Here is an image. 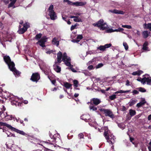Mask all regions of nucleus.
I'll return each instance as SVG.
<instances>
[{
    "label": "nucleus",
    "instance_id": "f257e3e1",
    "mask_svg": "<svg viewBox=\"0 0 151 151\" xmlns=\"http://www.w3.org/2000/svg\"><path fill=\"white\" fill-rule=\"evenodd\" d=\"M104 134L107 142L111 144H113L115 142L116 139L115 137L110 132L108 127H104Z\"/></svg>",
    "mask_w": 151,
    "mask_h": 151
},
{
    "label": "nucleus",
    "instance_id": "f03ea898",
    "mask_svg": "<svg viewBox=\"0 0 151 151\" xmlns=\"http://www.w3.org/2000/svg\"><path fill=\"white\" fill-rule=\"evenodd\" d=\"M100 111L104 114L106 116H108L113 119L115 117L114 114L112 111L109 109L101 108L99 109Z\"/></svg>",
    "mask_w": 151,
    "mask_h": 151
},
{
    "label": "nucleus",
    "instance_id": "7ed1b4c3",
    "mask_svg": "<svg viewBox=\"0 0 151 151\" xmlns=\"http://www.w3.org/2000/svg\"><path fill=\"white\" fill-rule=\"evenodd\" d=\"M48 11L49 12V15L51 20H54L57 17L56 14L54 10V6L53 5H51L49 7Z\"/></svg>",
    "mask_w": 151,
    "mask_h": 151
},
{
    "label": "nucleus",
    "instance_id": "20e7f679",
    "mask_svg": "<svg viewBox=\"0 0 151 151\" xmlns=\"http://www.w3.org/2000/svg\"><path fill=\"white\" fill-rule=\"evenodd\" d=\"M63 2H67L68 4L74 5L76 6H83L86 5V2L77 1L75 2H73L69 0H64Z\"/></svg>",
    "mask_w": 151,
    "mask_h": 151
},
{
    "label": "nucleus",
    "instance_id": "39448f33",
    "mask_svg": "<svg viewBox=\"0 0 151 151\" xmlns=\"http://www.w3.org/2000/svg\"><path fill=\"white\" fill-rule=\"evenodd\" d=\"M62 60L66 66L69 67L71 66L70 58L67 56V53L65 52L63 53Z\"/></svg>",
    "mask_w": 151,
    "mask_h": 151
},
{
    "label": "nucleus",
    "instance_id": "423d86ee",
    "mask_svg": "<svg viewBox=\"0 0 151 151\" xmlns=\"http://www.w3.org/2000/svg\"><path fill=\"white\" fill-rule=\"evenodd\" d=\"M4 60L6 63L8 65L9 68L15 66L14 63L11 61L10 57L9 56L5 55L4 57Z\"/></svg>",
    "mask_w": 151,
    "mask_h": 151
},
{
    "label": "nucleus",
    "instance_id": "0eeeda50",
    "mask_svg": "<svg viewBox=\"0 0 151 151\" xmlns=\"http://www.w3.org/2000/svg\"><path fill=\"white\" fill-rule=\"evenodd\" d=\"M47 39L48 38L46 36H43L40 40L36 43V44L37 45H39L42 47H45V43L47 42Z\"/></svg>",
    "mask_w": 151,
    "mask_h": 151
},
{
    "label": "nucleus",
    "instance_id": "6e6552de",
    "mask_svg": "<svg viewBox=\"0 0 151 151\" xmlns=\"http://www.w3.org/2000/svg\"><path fill=\"white\" fill-rule=\"evenodd\" d=\"M14 132H16L17 133H19L20 134L25 136L27 138V139L28 140H29L30 139H31V138H32L33 137V135L28 134L24 132L23 131L20 130L16 128L14 131Z\"/></svg>",
    "mask_w": 151,
    "mask_h": 151
},
{
    "label": "nucleus",
    "instance_id": "1a4fd4ad",
    "mask_svg": "<svg viewBox=\"0 0 151 151\" xmlns=\"http://www.w3.org/2000/svg\"><path fill=\"white\" fill-rule=\"evenodd\" d=\"M40 78L39 74L38 73H32L30 80L33 82H37Z\"/></svg>",
    "mask_w": 151,
    "mask_h": 151
},
{
    "label": "nucleus",
    "instance_id": "9d476101",
    "mask_svg": "<svg viewBox=\"0 0 151 151\" xmlns=\"http://www.w3.org/2000/svg\"><path fill=\"white\" fill-rule=\"evenodd\" d=\"M50 137L51 138L50 139H48L46 140V141L45 142L47 144H49L50 145H52L55 142H56V140L57 139H59V137L58 138H56L55 137V135H53L52 136L53 137V138H51V136L50 134Z\"/></svg>",
    "mask_w": 151,
    "mask_h": 151
},
{
    "label": "nucleus",
    "instance_id": "9b49d317",
    "mask_svg": "<svg viewBox=\"0 0 151 151\" xmlns=\"http://www.w3.org/2000/svg\"><path fill=\"white\" fill-rule=\"evenodd\" d=\"M101 102V100L98 98H93L91 100L90 104H94L95 105H97Z\"/></svg>",
    "mask_w": 151,
    "mask_h": 151
},
{
    "label": "nucleus",
    "instance_id": "f8f14e48",
    "mask_svg": "<svg viewBox=\"0 0 151 151\" xmlns=\"http://www.w3.org/2000/svg\"><path fill=\"white\" fill-rule=\"evenodd\" d=\"M9 69L11 71H12L14 75H16L17 77H19L20 76L21 72L17 70L15 67V66L12 67Z\"/></svg>",
    "mask_w": 151,
    "mask_h": 151
},
{
    "label": "nucleus",
    "instance_id": "ddd939ff",
    "mask_svg": "<svg viewBox=\"0 0 151 151\" xmlns=\"http://www.w3.org/2000/svg\"><path fill=\"white\" fill-rule=\"evenodd\" d=\"M0 125L1 126H6L12 131H14L15 129V128L12 127L10 125L7 124L6 123H4L0 122Z\"/></svg>",
    "mask_w": 151,
    "mask_h": 151
},
{
    "label": "nucleus",
    "instance_id": "4468645a",
    "mask_svg": "<svg viewBox=\"0 0 151 151\" xmlns=\"http://www.w3.org/2000/svg\"><path fill=\"white\" fill-rule=\"evenodd\" d=\"M57 63H58L59 64L62 61V58L63 59V54H62V53L60 51H59L57 55Z\"/></svg>",
    "mask_w": 151,
    "mask_h": 151
},
{
    "label": "nucleus",
    "instance_id": "2eb2a0df",
    "mask_svg": "<svg viewBox=\"0 0 151 151\" xmlns=\"http://www.w3.org/2000/svg\"><path fill=\"white\" fill-rule=\"evenodd\" d=\"M143 80L144 81V84H145L146 82L148 85H150L151 84V77L150 76L146 77H145L143 78Z\"/></svg>",
    "mask_w": 151,
    "mask_h": 151
},
{
    "label": "nucleus",
    "instance_id": "dca6fc26",
    "mask_svg": "<svg viewBox=\"0 0 151 151\" xmlns=\"http://www.w3.org/2000/svg\"><path fill=\"white\" fill-rule=\"evenodd\" d=\"M110 11L113 13L116 14H125V12L119 10L115 9L110 10Z\"/></svg>",
    "mask_w": 151,
    "mask_h": 151
},
{
    "label": "nucleus",
    "instance_id": "f3484780",
    "mask_svg": "<svg viewBox=\"0 0 151 151\" xmlns=\"http://www.w3.org/2000/svg\"><path fill=\"white\" fill-rule=\"evenodd\" d=\"M27 31L26 29H25L24 27L21 28V26L19 25V29L17 31L18 33L19 34H24Z\"/></svg>",
    "mask_w": 151,
    "mask_h": 151
},
{
    "label": "nucleus",
    "instance_id": "a211bd4d",
    "mask_svg": "<svg viewBox=\"0 0 151 151\" xmlns=\"http://www.w3.org/2000/svg\"><path fill=\"white\" fill-rule=\"evenodd\" d=\"M18 100L14 99V100L11 101V104L13 105H15L17 106L18 105V106H21V105L22 104V103H19V102H18L17 101Z\"/></svg>",
    "mask_w": 151,
    "mask_h": 151
},
{
    "label": "nucleus",
    "instance_id": "6ab92c4d",
    "mask_svg": "<svg viewBox=\"0 0 151 151\" xmlns=\"http://www.w3.org/2000/svg\"><path fill=\"white\" fill-rule=\"evenodd\" d=\"M1 117H3V118H6L7 119H12V116H8V114H7L6 113V114L2 113H1Z\"/></svg>",
    "mask_w": 151,
    "mask_h": 151
},
{
    "label": "nucleus",
    "instance_id": "aec40b11",
    "mask_svg": "<svg viewBox=\"0 0 151 151\" xmlns=\"http://www.w3.org/2000/svg\"><path fill=\"white\" fill-rule=\"evenodd\" d=\"M143 73V71L141 70H138L136 71L133 72L132 73V74L133 76H136L137 75L138 76H139L142 73Z\"/></svg>",
    "mask_w": 151,
    "mask_h": 151
},
{
    "label": "nucleus",
    "instance_id": "412c9836",
    "mask_svg": "<svg viewBox=\"0 0 151 151\" xmlns=\"http://www.w3.org/2000/svg\"><path fill=\"white\" fill-rule=\"evenodd\" d=\"M9 96H7V98H9L10 101L14 100V99L18 100V99L16 98L14 95L9 93Z\"/></svg>",
    "mask_w": 151,
    "mask_h": 151
},
{
    "label": "nucleus",
    "instance_id": "4be33fe9",
    "mask_svg": "<svg viewBox=\"0 0 151 151\" xmlns=\"http://www.w3.org/2000/svg\"><path fill=\"white\" fill-rule=\"evenodd\" d=\"M63 86L67 89H69L72 87V85L67 82H65L64 83Z\"/></svg>",
    "mask_w": 151,
    "mask_h": 151
},
{
    "label": "nucleus",
    "instance_id": "5701e85b",
    "mask_svg": "<svg viewBox=\"0 0 151 151\" xmlns=\"http://www.w3.org/2000/svg\"><path fill=\"white\" fill-rule=\"evenodd\" d=\"M54 70L57 73H59L61 70V68L59 66L56 65L54 66Z\"/></svg>",
    "mask_w": 151,
    "mask_h": 151
},
{
    "label": "nucleus",
    "instance_id": "b1692460",
    "mask_svg": "<svg viewBox=\"0 0 151 151\" xmlns=\"http://www.w3.org/2000/svg\"><path fill=\"white\" fill-rule=\"evenodd\" d=\"M148 45V42L147 41H145L142 45V49L144 50H147L148 48L147 47Z\"/></svg>",
    "mask_w": 151,
    "mask_h": 151
},
{
    "label": "nucleus",
    "instance_id": "393cba45",
    "mask_svg": "<svg viewBox=\"0 0 151 151\" xmlns=\"http://www.w3.org/2000/svg\"><path fill=\"white\" fill-rule=\"evenodd\" d=\"M150 32H148L147 31H144L142 32V35L144 38H146L149 36Z\"/></svg>",
    "mask_w": 151,
    "mask_h": 151
},
{
    "label": "nucleus",
    "instance_id": "a878e982",
    "mask_svg": "<svg viewBox=\"0 0 151 151\" xmlns=\"http://www.w3.org/2000/svg\"><path fill=\"white\" fill-rule=\"evenodd\" d=\"M129 114L131 116H133L136 114V112L134 110L130 109L129 110Z\"/></svg>",
    "mask_w": 151,
    "mask_h": 151
},
{
    "label": "nucleus",
    "instance_id": "bb28decb",
    "mask_svg": "<svg viewBox=\"0 0 151 151\" xmlns=\"http://www.w3.org/2000/svg\"><path fill=\"white\" fill-rule=\"evenodd\" d=\"M42 35L41 33H40L36 35L35 37H34V39L35 40H39L42 37Z\"/></svg>",
    "mask_w": 151,
    "mask_h": 151
},
{
    "label": "nucleus",
    "instance_id": "cd10ccee",
    "mask_svg": "<svg viewBox=\"0 0 151 151\" xmlns=\"http://www.w3.org/2000/svg\"><path fill=\"white\" fill-rule=\"evenodd\" d=\"M130 91V90H127L126 91H124L122 90H120L119 91H117L114 93L115 94H117L119 93H127L129 92Z\"/></svg>",
    "mask_w": 151,
    "mask_h": 151
},
{
    "label": "nucleus",
    "instance_id": "c85d7f7f",
    "mask_svg": "<svg viewBox=\"0 0 151 151\" xmlns=\"http://www.w3.org/2000/svg\"><path fill=\"white\" fill-rule=\"evenodd\" d=\"M136 101L135 100L132 99L129 102V106H132L136 103Z\"/></svg>",
    "mask_w": 151,
    "mask_h": 151
},
{
    "label": "nucleus",
    "instance_id": "c756f323",
    "mask_svg": "<svg viewBox=\"0 0 151 151\" xmlns=\"http://www.w3.org/2000/svg\"><path fill=\"white\" fill-rule=\"evenodd\" d=\"M103 23L104 21L102 19L100 20L97 22L98 24V27H100L101 28L102 26V24Z\"/></svg>",
    "mask_w": 151,
    "mask_h": 151
},
{
    "label": "nucleus",
    "instance_id": "7c9ffc66",
    "mask_svg": "<svg viewBox=\"0 0 151 151\" xmlns=\"http://www.w3.org/2000/svg\"><path fill=\"white\" fill-rule=\"evenodd\" d=\"M146 102L141 101L137 103L136 105V106L138 108L144 105L145 103Z\"/></svg>",
    "mask_w": 151,
    "mask_h": 151
},
{
    "label": "nucleus",
    "instance_id": "2f4dec72",
    "mask_svg": "<svg viewBox=\"0 0 151 151\" xmlns=\"http://www.w3.org/2000/svg\"><path fill=\"white\" fill-rule=\"evenodd\" d=\"M118 126L120 128L122 129H124L125 127V125L123 123L118 124Z\"/></svg>",
    "mask_w": 151,
    "mask_h": 151
},
{
    "label": "nucleus",
    "instance_id": "473e14b6",
    "mask_svg": "<svg viewBox=\"0 0 151 151\" xmlns=\"http://www.w3.org/2000/svg\"><path fill=\"white\" fill-rule=\"evenodd\" d=\"M57 38L56 37H54L53 38L52 40V42H54L53 44H56L57 46H58L59 45V41H57Z\"/></svg>",
    "mask_w": 151,
    "mask_h": 151
},
{
    "label": "nucleus",
    "instance_id": "72a5a7b5",
    "mask_svg": "<svg viewBox=\"0 0 151 151\" xmlns=\"http://www.w3.org/2000/svg\"><path fill=\"white\" fill-rule=\"evenodd\" d=\"M145 27L147 29H149L151 31V23H149L147 24H145Z\"/></svg>",
    "mask_w": 151,
    "mask_h": 151
},
{
    "label": "nucleus",
    "instance_id": "f704fd0d",
    "mask_svg": "<svg viewBox=\"0 0 151 151\" xmlns=\"http://www.w3.org/2000/svg\"><path fill=\"white\" fill-rule=\"evenodd\" d=\"M73 85L75 88H76L78 87V82L77 80H75L73 81Z\"/></svg>",
    "mask_w": 151,
    "mask_h": 151
},
{
    "label": "nucleus",
    "instance_id": "c9c22d12",
    "mask_svg": "<svg viewBox=\"0 0 151 151\" xmlns=\"http://www.w3.org/2000/svg\"><path fill=\"white\" fill-rule=\"evenodd\" d=\"M97 49L100 51H104L105 50L106 47L104 45H100L97 48Z\"/></svg>",
    "mask_w": 151,
    "mask_h": 151
},
{
    "label": "nucleus",
    "instance_id": "e433bc0d",
    "mask_svg": "<svg viewBox=\"0 0 151 151\" xmlns=\"http://www.w3.org/2000/svg\"><path fill=\"white\" fill-rule=\"evenodd\" d=\"M108 26L104 22L102 24V26L101 29L102 30H105L107 28Z\"/></svg>",
    "mask_w": 151,
    "mask_h": 151
},
{
    "label": "nucleus",
    "instance_id": "4c0bfd02",
    "mask_svg": "<svg viewBox=\"0 0 151 151\" xmlns=\"http://www.w3.org/2000/svg\"><path fill=\"white\" fill-rule=\"evenodd\" d=\"M23 27L27 30V29L29 27V24L28 22H25L23 25Z\"/></svg>",
    "mask_w": 151,
    "mask_h": 151
},
{
    "label": "nucleus",
    "instance_id": "58836bf2",
    "mask_svg": "<svg viewBox=\"0 0 151 151\" xmlns=\"http://www.w3.org/2000/svg\"><path fill=\"white\" fill-rule=\"evenodd\" d=\"M116 95L115 94L112 95L109 97V99L111 100H113L116 98Z\"/></svg>",
    "mask_w": 151,
    "mask_h": 151
},
{
    "label": "nucleus",
    "instance_id": "ea45409f",
    "mask_svg": "<svg viewBox=\"0 0 151 151\" xmlns=\"http://www.w3.org/2000/svg\"><path fill=\"white\" fill-rule=\"evenodd\" d=\"M139 91L142 92H145L146 91V90L145 89L142 87H139L138 88Z\"/></svg>",
    "mask_w": 151,
    "mask_h": 151
},
{
    "label": "nucleus",
    "instance_id": "a19ab883",
    "mask_svg": "<svg viewBox=\"0 0 151 151\" xmlns=\"http://www.w3.org/2000/svg\"><path fill=\"white\" fill-rule=\"evenodd\" d=\"M16 120L17 122H19L21 124H22L23 126L25 125L24 123H23V121L22 120H21L19 118H18V119H16Z\"/></svg>",
    "mask_w": 151,
    "mask_h": 151
},
{
    "label": "nucleus",
    "instance_id": "79ce46f5",
    "mask_svg": "<svg viewBox=\"0 0 151 151\" xmlns=\"http://www.w3.org/2000/svg\"><path fill=\"white\" fill-rule=\"evenodd\" d=\"M73 21L75 22H82V21L81 19L79 18V17L73 19Z\"/></svg>",
    "mask_w": 151,
    "mask_h": 151
},
{
    "label": "nucleus",
    "instance_id": "37998d69",
    "mask_svg": "<svg viewBox=\"0 0 151 151\" xmlns=\"http://www.w3.org/2000/svg\"><path fill=\"white\" fill-rule=\"evenodd\" d=\"M78 138L84 139V135L82 133L79 134L78 135Z\"/></svg>",
    "mask_w": 151,
    "mask_h": 151
},
{
    "label": "nucleus",
    "instance_id": "c03bdc74",
    "mask_svg": "<svg viewBox=\"0 0 151 151\" xmlns=\"http://www.w3.org/2000/svg\"><path fill=\"white\" fill-rule=\"evenodd\" d=\"M122 27L123 28H127L128 29H130L132 28V27L131 25H122Z\"/></svg>",
    "mask_w": 151,
    "mask_h": 151
},
{
    "label": "nucleus",
    "instance_id": "a18cd8bd",
    "mask_svg": "<svg viewBox=\"0 0 151 151\" xmlns=\"http://www.w3.org/2000/svg\"><path fill=\"white\" fill-rule=\"evenodd\" d=\"M89 108L90 109H92L94 111H96L97 110V108L93 106H90Z\"/></svg>",
    "mask_w": 151,
    "mask_h": 151
},
{
    "label": "nucleus",
    "instance_id": "49530a36",
    "mask_svg": "<svg viewBox=\"0 0 151 151\" xmlns=\"http://www.w3.org/2000/svg\"><path fill=\"white\" fill-rule=\"evenodd\" d=\"M123 45L125 50H127L128 49V46L126 42H123Z\"/></svg>",
    "mask_w": 151,
    "mask_h": 151
},
{
    "label": "nucleus",
    "instance_id": "de8ad7c7",
    "mask_svg": "<svg viewBox=\"0 0 151 151\" xmlns=\"http://www.w3.org/2000/svg\"><path fill=\"white\" fill-rule=\"evenodd\" d=\"M82 139L78 138L76 140V142L78 144H80L82 141H83V140H82Z\"/></svg>",
    "mask_w": 151,
    "mask_h": 151
},
{
    "label": "nucleus",
    "instance_id": "09e8293b",
    "mask_svg": "<svg viewBox=\"0 0 151 151\" xmlns=\"http://www.w3.org/2000/svg\"><path fill=\"white\" fill-rule=\"evenodd\" d=\"M124 30V29L123 28H119L117 29H115L114 30V31L115 32H122Z\"/></svg>",
    "mask_w": 151,
    "mask_h": 151
},
{
    "label": "nucleus",
    "instance_id": "8fccbe9b",
    "mask_svg": "<svg viewBox=\"0 0 151 151\" xmlns=\"http://www.w3.org/2000/svg\"><path fill=\"white\" fill-rule=\"evenodd\" d=\"M83 38V37L82 35H78L76 38V39L78 40H80L82 39Z\"/></svg>",
    "mask_w": 151,
    "mask_h": 151
},
{
    "label": "nucleus",
    "instance_id": "3c124183",
    "mask_svg": "<svg viewBox=\"0 0 151 151\" xmlns=\"http://www.w3.org/2000/svg\"><path fill=\"white\" fill-rule=\"evenodd\" d=\"M138 81L141 82L143 84H144V81L143 80V78H141L140 77H139L137 79Z\"/></svg>",
    "mask_w": 151,
    "mask_h": 151
},
{
    "label": "nucleus",
    "instance_id": "603ef678",
    "mask_svg": "<svg viewBox=\"0 0 151 151\" xmlns=\"http://www.w3.org/2000/svg\"><path fill=\"white\" fill-rule=\"evenodd\" d=\"M103 65V64L102 63H100L98 64V65L96 66V68H98L101 67Z\"/></svg>",
    "mask_w": 151,
    "mask_h": 151
},
{
    "label": "nucleus",
    "instance_id": "864d4df0",
    "mask_svg": "<svg viewBox=\"0 0 151 151\" xmlns=\"http://www.w3.org/2000/svg\"><path fill=\"white\" fill-rule=\"evenodd\" d=\"M111 43L107 44L104 45V47L106 48H108L111 46Z\"/></svg>",
    "mask_w": 151,
    "mask_h": 151
},
{
    "label": "nucleus",
    "instance_id": "5fc2aeb1",
    "mask_svg": "<svg viewBox=\"0 0 151 151\" xmlns=\"http://www.w3.org/2000/svg\"><path fill=\"white\" fill-rule=\"evenodd\" d=\"M14 4L13 3L11 2L8 5V7H10L13 6V8H14L15 7V6H14Z\"/></svg>",
    "mask_w": 151,
    "mask_h": 151
},
{
    "label": "nucleus",
    "instance_id": "6e6d98bb",
    "mask_svg": "<svg viewBox=\"0 0 151 151\" xmlns=\"http://www.w3.org/2000/svg\"><path fill=\"white\" fill-rule=\"evenodd\" d=\"M70 69L73 72H77L76 70H75L74 68H73V65H71V66H70Z\"/></svg>",
    "mask_w": 151,
    "mask_h": 151
},
{
    "label": "nucleus",
    "instance_id": "4d7b16f0",
    "mask_svg": "<svg viewBox=\"0 0 151 151\" xmlns=\"http://www.w3.org/2000/svg\"><path fill=\"white\" fill-rule=\"evenodd\" d=\"M44 72L46 75H49L50 72L49 70H44Z\"/></svg>",
    "mask_w": 151,
    "mask_h": 151
},
{
    "label": "nucleus",
    "instance_id": "13d9d810",
    "mask_svg": "<svg viewBox=\"0 0 151 151\" xmlns=\"http://www.w3.org/2000/svg\"><path fill=\"white\" fill-rule=\"evenodd\" d=\"M77 26V24H76L74 25H72L71 27L70 30L71 31H72L73 30L76 28V27Z\"/></svg>",
    "mask_w": 151,
    "mask_h": 151
},
{
    "label": "nucleus",
    "instance_id": "bf43d9fd",
    "mask_svg": "<svg viewBox=\"0 0 151 151\" xmlns=\"http://www.w3.org/2000/svg\"><path fill=\"white\" fill-rule=\"evenodd\" d=\"M133 95L138 94L139 93V92L137 91L134 90L132 91Z\"/></svg>",
    "mask_w": 151,
    "mask_h": 151
},
{
    "label": "nucleus",
    "instance_id": "052dcab7",
    "mask_svg": "<svg viewBox=\"0 0 151 151\" xmlns=\"http://www.w3.org/2000/svg\"><path fill=\"white\" fill-rule=\"evenodd\" d=\"M88 68L89 70H90L93 69L94 68L93 65H90L88 67Z\"/></svg>",
    "mask_w": 151,
    "mask_h": 151
},
{
    "label": "nucleus",
    "instance_id": "680f3d73",
    "mask_svg": "<svg viewBox=\"0 0 151 151\" xmlns=\"http://www.w3.org/2000/svg\"><path fill=\"white\" fill-rule=\"evenodd\" d=\"M107 31L109 32H115V31H114V30H113L111 28H109L108 29Z\"/></svg>",
    "mask_w": 151,
    "mask_h": 151
},
{
    "label": "nucleus",
    "instance_id": "e2e57ef3",
    "mask_svg": "<svg viewBox=\"0 0 151 151\" xmlns=\"http://www.w3.org/2000/svg\"><path fill=\"white\" fill-rule=\"evenodd\" d=\"M83 116H81V119H82V120H84L86 122H87V121H88V119H86V118H84V117H83Z\"/></svg>",
    "mask_w": 151,
    "mask_h": 151
},
{
    "label": "nucleus",
    "instance_id": "0e129e2a",
    "mask_svg": "<svg viewBox=\"0 0 151 151\" xmlns=\"http://www.w3.org/2000/svg\"><path fill=\"white\" fill-rule=\"evenodd\" d=\"M122 111H125L126 110H127L125 106H122Z\"/></svg>",
    "mask_w": 151,
    "mask_h": 151
},
{
    "label": "nucleus",
    "instance_id": "69168bd1",
    "mask_svg": "<svg viewBox=\"0 0 151 151\" xmlns=\"http://www.w3.org/2000/svg\"><path fill=\"white\" fill-rule=\"evenodd\" d=\"M4 102L3 100V98L1 97V96L0 95V103L3 104Z\"/></svg>",
    "mask_w": 151,
    "mask_h": 151
},
{
    "label": "nucleus",
    "instance_id": "338daca9",
    "mask_svg": "<svg viewBox=\"0 0 151 151\" xmlns=\"http://www.w3.org/2000/svg\"><path fill=\"white\" fill-rule=\"evenodd\" d=\"M129 83H130V82H129V81L128 80H127L126 81V85L127 86H130Z\"/></svg>",
    "mask_w": 151,
    "mask_h": 151
},
{
    "label": "nucleus",
    "instance_id": "774afa93",
    "mask_svg": "<svg viewBox=\"0 0 151 151\" xmlns=\"http://www.w3.org/2000/svg\"><path fill=\"white\" fill-rule=\"evenodd\" d=\"M73 41L74 42H78L80 41L79 40H78L77 39H74L73 40Z\"/></svg>",
    "mask_w": 151,
    "mask_h": 151
}]
</instances>
